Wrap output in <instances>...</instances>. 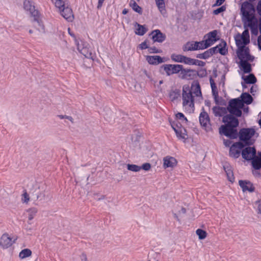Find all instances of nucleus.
Wrapping results in <instances>:
<instances>
[{"label":"nucleus","mask_w":261,"mask_h":261,"mask_svg":"<svg viewBox=\"0 0 261 261\" xmlns=\"http://www.w3.org/2000/svg\"><path fill=\"white\" fill-rule=\"evenodd\" d=\"M243 106L242 101L239 98L232 99L229 101L227 110L230 114L223 116L222 121L225 125L220 127V133L232 139L237 137L238 133L236 128L239 125V121L233 115L241 117L242 114L241 109Z\"/></svg>","instance_id":"1"},{"label":"nucleus","mask_w":261,"mask_h":261,"mask_svg":"<svg viewBox=\"0 0 261 261\" xmlns=\"http://www.w3.org/2000/svg\"><path fill=\"white\" fill-rule=\"evenodd\" d=\"M202 96L200 86L197 81L192 83L191 87L184 86L182 88V100L184 110L189 113H193L195 109L194 96Z\"/></svg>","instance_id":"2"},{"label":"nucleus","mask_w":261,"mask_h":261,"mask_svg":"<svg viewBox=\"0 0 261 261\" xmlns=\"http://www.w3.org/2000/svg\"><path fill=\"white\" fill-rule=\"evenodd\" d=\"M51 2L64 18L68 22H72L73 20V13L67 0H51Z\"/></svg>","instance_id":"3"},{"label":"nucleus","mask_w":261,"mask_h":261,"mask_svg":"<svg viewBox=\"0 0 261 261\" xmlns=\"http://www.w3.org/2000/svg\"><path fill=\"white\" fill-rule=\"evenodd\" d=\"M23 8L28 12H29L31 16L34 18V21L36 23L34 26L39 31L44 30V26L40 19L39 12L35 9L34 3L30 0H25L23 2Z\"/></svg>","instance_id":"4"},{"label":"nucleus","mask_w":261,"mask_h":261,"mask_svg":"<svg viewBox=\"0 0 261 261\" xmlns=\"http://www.w3.org/2000/svg\"><path fill=\"white\" fill-rule=\"evenodd\" d=\"M255 133V129L253 128H241L239 133L240 141L244 142L247 146L252 145L255 142V140L252 138Z\"/></svg>","instance_id":"5"},{"label":"nucleus","mask_w":261,"mask_h":261,"mask_svg":"<svg viewBox=\"0 0 261 261\" xmlns=\"http://www.w3.org/2000/svg\"><path fill=\"white\" fill-rule=\"evenodd\" d=\"M17 238L13 239L8 233H3L0 238V248L5 250L10 248L15 243Z\"/></svg>","instance_id":"6"},{"label":"nucleus","mask_w":261,"mask_h":261,"mask_svg":"<svg viewBox=\"0 0 261 261\" xmlns=\"http://www.w3.org/2000/svg\"><path fill=\"white\" fill-rule=\"evenodd\" d=\"M167 75L179 73L182 69V65L180 64H164L161 66Z\"/></svg>","instance_id":"7"},{"label":"nucleus","mask_w":261,"mask_h":261,"mask_svg":"<svg viewBox=\"0 0 261 261\" xmlns=\"http://www.w3.org/2000/svg\"><path fill=\"white\" fill-rule=\"evenodd\" d=\"M210 57L212 56L219 52L221 55H225L228 53L227 48H226V43L225 41H223L220 44L215 47H213L207 49Z\"/></svg>","instance_id":"8"},{"label":"nucleus","mask_w":261,"mask_h":261,"mask_svg":"<svg viewBox=\"0 0 261 261\" xmlns=\"http://www.w3.org/2000/svg\"><path fill=\"white\" fill-rule=\"evenodd\" d=\"M234 40L237 46L247 45L250 42L249 31L247 30H245L241 35L240 34H237L234 37Z\"/></svg>","instance_id":"9"},{"label":"nucleus","mask_w":261,"mask_h":261,"mask_svg":"<svg viewBox=\"0 0 261 261\" xmlns=\"http://www.w3.org/2000/svg\"><path fill=\"white\" fill-rule=\"evenodd\" d=\"M172 128L175 131L176 136L179 140L185 141L187 139V134L186 128L182 126L180 123H173L171 125Z\"/></svg>","instance_id":"10"},{"label":"nucleus","mask_w":261,"mask_h":261,"mask_svg":"<svg viewBox=\"0 0 261 261\" xmlns=\"http://www.w3.org/2000/svg\"><path fill=\"white\" fill-rule=\"evenodd\" d=\"M246 45L237 46L239 50L237 53L239 59L240 61L252 60L251 56L249 54V50L248 48H245Z\"/></svg>","instance_id":"11"},{"label":"nucleus","mask_w":261,"mask_h":261,"mask_svg":"<svg viewBox=\"0 0 261 261\" xmlns=\"http://www.w3.org/2000/svg\"><path fill=\"white\" fill-rule=\"evenodd\" d=\"M197 74V71L193 69H184L182 65V69L180 71V75L181 79L187 80L194 79Z\"/></svg>","instance_id":"12"},{"label":"nucleus","mask_w":261,"mask_h":261,"mask_svg":"<svg viewBox=\"0 0 261 261\" xmlns=\"http://www.w3.org/2000/svg\"><path fill=\"white\" fill-rule=\"evenodd\" d=\"M256 149L254 147H251L248 146V147L242 150V155L245 160L250 161L256 155Z\"/></svg>","instance_id":"13"},{"label":"nucleus","mask_w":261,"mask_h":261,"mask_svg":"<svg viewBox=\"0 0 261 261\" xmlns=\"http://www.w3.org/2000/svg\"><path fill=\"white\" fill-rule=\"evenodd\" d=\"M202 110L199 117V122L203 127L206 129L210 124V119L208 114L204 111L203 108Z\"/></svg>","instance_id":"14"},{"label":"nucleus","mask_w":261,"mask_h":261,"mask_svg":"<svg viewBox=\"0 0 261 261\" xmlns=\"http://www.w3.org/2000/svg\"><path fill=\"white\" fill-rule=\"evenodd\" d=\"M253 5L248 2H244L241 6V12L242 14L243 17L248 16L251 14V12L253 10Z\"/></svg>","instance_id":"15"},{"label":"nucleus","mask_w":261,"mask_h":261,"mask_svg":"<svg viewBox=\"0 0 261 261\" xmlns=\"http://www.w3.org/2000/svg\"><path fill=\"white\" fill-rule=\"evenodd\" d=\"M239 184L244 192L246 191L253 192L254 191L255 188L253 184L249 181L240 180L239 181Z\"/></svg>","instance_id":"16"},{"label":"nucleus","mask_w":261,"mask_h":261,"mask_svg":"<svg viewBox=\"0 0 261 261\" xmlns=\"http://www.w3.org/2000/svg\"><path fill=\"white\" fill-rule=\"evenodd\" d=\"M152 39L154 42L162 43L165 41L166 36L163 34L160 30H155L151 33Z\"/></svg>","instance_id":"17"},{"label":"nucleus","mask_w":261,"mask_h":261,"mask_svg":"<svg viewBox=\"0 0 261 261\" xmlns=\"http://www.w3.org/2000/svg\"><path fill=\"white\" fill-rule=\"evenodd\" d=\"M177 163V160L174 157L166 156L163 159V166L165 168H173L176 166Z\"/></svg>","instance_id":"18"},{"label":"nucleus","mask_w":261,"mask_h":261,"mask_svg":"<svg viewBox=\"0 0 261 261\" xmlns=\"http://www.w3.org/2000/svg\"><path fill=\"white\" fill-rule=\"evenodd\" d=\"M145 58L150 65H158L164 62L163 59L159 56H146Z\"/></svg>","instance_id":"19"},{"label":"nucleus","mask_w":261,"mask_h":261,"mask_svg":"<svg viewBox=\"0 0 261 261\" xmlns=\"http://www.w3.org/2000/svg\"><path fill=\"white\" fill-rule=\"evenodd\" d=\"M77 48L79 51L87 58H92V53L89 51L87 46L82 47L79 42H76Z\"/></svg>","instance_id":"20"},{"label":"nucleus","mask_w":261,"mask_h":261,"mask_svg":"<svg viewBox=\"0 0 261 261\" xmlns=\"http://www.w3.org/2000/svg\"><path fill=\"white\" fill-rule=\"evenodd\" d=\"M197 46L196 41H189L187 42L182 47L184 51L197 50Z\"/></svg>","instance_id":"21"},{"label":"nucleus","mask_w":261,"mask_h":261,"mask_svg":"<svg viewBox=\"0 0 261 261\" xmlns=\"http://www.w3.org/2000/svg\"><path fill=\"white\" fill-rule=\"evenodd\" d=\"M259 156L256 155L252 158V166L255 170H259L261 168V152L259 153Z\"/></svg>","instance_id":"22"},{"label":"nucleus","mask_w":261,"mask_h":261,"mask_svg":"<svg viewBox=\"0 0 261 261\" xmlns=\"http://www.w3.org/2000/svg\"><path fill=\"white\" fill-rule=\"evenodd\" d=\"M240 67L245 73H250L251 71V65L248 61H242L240 62Z\"/></svg>","instance_id":"23"},{"label":"nucleus","mask_w":261,"mask_h":261,"mask_svg":"<svg viewBox=\"0 0 261 261\" xmlns=\"http://www.w3.org/2000/svg\"><path fill=\"white\" fill-rule=\"evenodd\" d=\"M224 169L227 175L228 180L231 182H233L234 181V177L231 167L226 166L224 167Z\"/></svg>","instance_id":"24"},{"label":"nucleus","mask_w":261,"mask_h":261,"mask_svg":"<svg viewBox=\"0 0 261 261\" xmlns=\"http://www.w3.org/2000/svg\"><path fill=\"white\" fill-rule=\"evenodd\" d=\"M232 145L229 149V155L231 157L237 159L239 157L241 151L239 150L236 146Z\"/></svg>","instance_id":"25"},{"label":"nucleus","mask_w":261,"mask_h":261,"mask_svg":"<svg viewBox=\"0 0 261 261\" xmlns=\"http://www.w3.org/2000/svg\"><path fill=\"white\" fill-rule=\"evenodd\" d=\"M213 112L214 115L216 117L222 116L226 112V110L225 108L215 106L213 108Z\"/></svg>","instance_id":"26"},{"label":"nucleus","mask_w":261,"mask_h":261,"mask_svg":"<svg viewBox=\"0 0 261 261\" xmlns=\"http://www.w3.org/2000/svg\"><path fill=\"white\" fill-rule=\"evenodd\" d=\"M155 2L159 11L163 15L165 14L166 11L164 0H155Z\"/></svg>","instance_id":"27"},{"label":"nucleus","mask_w":261,"mask_h":261,"mask_svg":"<svg viewBox=\"0 0 261 261\" xmlns=\"http://www.w3.org/2000/svg\"><path fill=\"white\" fill-rule=\"evenodd\" d=\"M248 22V25L250 28L252 27V25L254 24L255 25H257V20L255 18L254 16L252 14H250L248 16L243 17Z\"/></svg>","instance_id":"28"},{"label":"nucleus","mask_w":261,"mask_h":261,"mask_svg":"<svg viewBox=\"0 0 261 261\" xmlns=\"http://www.w3.org/2000/svg\"><path fill=\"white\" fill-rule=\"evenodd\" d=\"M242 101L247 105H249L252 103L253 98L252 96L248 93H243L241 95Z\"/></svg>","instance_id":"29"},{"label":"nucleus","mask_w":261,"mask_h":261,"mask_svg":"<svg viewBox=\"0 0 261 261\" xmlns=\"http://www.w3.org/2000/svg\"><path fill=\"white\" fill-rule=\"evenodd\" d=\"M32 254V251L30 249H24L19 252V257L20 259H24L25 258L31 256Z\"/></svg>","instance_id":"30"},{"label":"nucleus","mask_w":261,"mask_h":261,"mask_svg":"<svg viewBox=\"0 0 261 261\" xmlns=\"http://www.w3.org/2000/svg\"><path fill=\"white\" fill-rule=\"evenodd\" d=\"M28 215V219L29 221L33 220L36 216L38 210L36 207H32L27 210Z\"/></svg>","instance_id":"31"},{"label":"nucleus","mask_w":261,"mask_h":261,"mask_svg":"<svg viewBox=\"0 0 261 261\" xmlns=\"http://www.w3.org/2000/svg\"><path fill=\"white\" fill-rule=\"evenodd\" d=\"M130 6L132 8L133 10L139 14H142V8L137 4L134 0H131L129 3Z\"/></svg>","instance_id":"32"},{"label":"nucleus","mask_w":261,"mask_h":261,"mask_svg":"<svg viewBox=\"0 0 261 261\" xmlns=\"http://www.w3.org/2000/svg\"><path fill=\"white\" fill-rule=\"evenodd\" d=\"M184 55H178L176 54H173L171 55V59L172 61L178 62V63H182L184 58Z\"/></svg>","instance_id":"33"},{"label":"nucleus","mask_w":261,"mask_h":261,"mask_svg":"<svg viewBox=\"0 0 261 261\" xmlns=\"http://www.w3.org/2000/svg\"><path fill=\"white\" fill-rule=\"evenodd\" d=\"M138 28L135 31L136 34L139 36L144 35L147 32V29L143 26L139 24H137Z\"/></svg>","instance_id":"34"},{"label":"nucleus","mask_w":261,"mask_h":261,"mask_svg":"<svg viewBox=\"0 0 261 261\" xmlns=\"http://www.w3.org/2000/svg\"><path fill=\"white\" fill-rule=\"evenodd\" d=\"M246 84H254L256 82L255 76L252 74H249L244 79Z\"/></svg>","instance_id":"35"},{"label":"nucleus","mask_w":261,"mask_h":261,"mask_svg":"<svg viewBox=\"0 0 261 261\" xmlns=\"http://www.w3.org/2000/svg\"><path fill=\"white\" fill-rule=\"evenodd\" d=\"M210 83L211 84V87L212 88V93L214 95L216 96L218 94V92L217 90V88L216 85L214 82V80L213 79L212 77L210 79Z\"/></svg>","instance_id":"36"},{"label":"nucleus","mask_w":261,"mask_h":261,"mask_svg":"<svg viewBox=\"0 0 261 261\" xmlns=\"http://www.w3.org/2000/svg\"><path fill=\"white\" fill-rule=\"evenodd\" d=\"M127 169L133 172H139L141 170L140 166L135 164H127Z\"/></svg>","instance_id":"37"},{"label":"nucleus","mask_w":261,"mask_h":261,"mask_svg":"<svg viewBox=\"0 0 261 261\" xmlns=\"http://www.w3.org/2000/svg\"><path fill=\"white\" fill-rule=\"evenodd\" d=\"M196 233L198 236L199 239L200 240L204 239L207 236L206 232L201 229H197Z\"/></svg>","instance_id":"38"},{"label":"nucleus","mask_w":261,"mask_h":261,"mask_svg":"<svg viewBox=\"0 0 261 261\" xmlns=\"http://www.w3.org/2000/svg\"><path fill=\"white\" fill-rule=\"evenodd\" d=\"M217 35V31L214 30L207 34V37L212 39L214 42H215L217 39L216 38Z\"/></svg>","instance_id":"39"},{"label":"nucleus","mask_w":261,"mask_h":261,"mask_svg":"<svg viewBox=\"0 0 261 261\" xmlns=\"http://www.w3.org/2000/svg\"><path fill=\"white\" fill-rule=\"evenodd\" d=\"M182 63L189 65H194V59L184 56Z\"/></svg>","instance_id":"40"},{"label":"nucleus","mask_w":261,"mask_h":261,"mask_svg":"<svg viewBox=\"0 0 261 261\" xmlns=\"http://www.w3.org/2000/svg\"><path fill=\"white\" fill-rule=\"evenodd\" d=\"M196 57L197 58L201 59H207L211 57L210 56L208 50H206L203 53L197 54L196 55Z\"/></svg>","instance_id":"41"},{"label":"nucleus","mask_w":261,"mask_h":261,"mask_svg":"<svg viewBox=\"0 0 261 261\" xmlns=\"http://www.w3.org/2000/svg\"><path fill=\"white\" fill-rule=\"evenodd\" d=\"M226 9V6L225 5H223L217 9L214 10L213 12V14L214 15H218L219 14L225 11Z\"/></svg>","instance_id":"42"},{"label":"nucleus","mask_w":261,"mask_h":261,"mask_svg":"<svg viewBox=\"0 0 261 261\" xmlns=\"http://www.w3.org/2000/svg\"><path fill=\"white\" fill-rule=\"evenodd\" d=\"M197 46V50L204 49L207 48L206 45L205 44L204 40L201 41H196Z\"/></svg>","instance_id":"43"},{"label":"nucleus","mask_w":261,"mask_h":261,"mask_svg":"<svg viewBox=\"0 0 261 261\" xmlns=\"http://www.w3.org/2000/svg\"><path fill=\"white\" fill-rule=\"evenodd\" d=\"M148 51L149 54H158L161 53L162 50L156 48L155 47H149Z\"/></svg>","instance_id":"44"},{"label":"nucleus","mask_w":261,"mask_h":261,"mask_svg":"<svg viewBox=\"0 0 261 261\" xmlns=\"http://www.w3.org/2000/svg\"><path fill=\"white\" fill-rule=\"evenodd\" d=\"M176 117L181 121L182 122H187L188 120L182 113H177L176 114Z\"/></svg>","instance_id":"45"},{"label":"nucleus","mask_w":261,"mask_h":261,"mask_svg":"<svg viewBox=\"0 0 261 261\" xmlns=\"http://www.w3.org/2000/svg\"><path fill=\"white\" fill-rule=\"evenodd\" d=\"M30 200V197L27 192L25 191L22 195L21 201L23 203H28Z\"/></svg>","instance_id":"46"},{"label":"nucleus","mask_w":261,"mask_h":261,"mask_svg":"<svg viewBox=\"0 0 261 261\" xmlns=\"http://www.w3.org/2000/svg\"><path fill=\"white\" fill-rule=\"evenodd\" d=\"M233 145H236L235 146L240 150L243 148L245 147V146H246V145H245V143L244 142L241 141L240 142L234 143Z\"/></svg>","instance_id":"47"},{"label":"nucleus","mask_w":261,"mask_h":261,"mask_svg":"<svg viewBox=\"0 0 261 261\" xmlns=\"http://www.w3.org/2000/svg\"><path fill=\"white\" fill-rule=\"evenodd\" d=\"M140 168L141 170L143 169L145 171H149L151 168V165L149 163H146L141 166Z\"/></svg>","instance_id":"48"},{"label":"nucleus","mask_w":261,"mask_h":261,"mask_svg":"<svg viewBox=\"0 0 261 261\" xmlns=\"http://www.w3.org/2000/svg\"><path fill=\"white\" fill-rule=\"evenodd\" d=\"M205 65V62L202 61L195 59L194 61V65H197L200 67H203Z\"/></svg>","instance_id":"49"},{"label":"nucleus","mask_w":261,"mask_h":261,"mask_svg":"<svg viewBox=\"0 0 261 261\" xmlns=\"http://www.w3.org/2000/svg\"><path fill=\"white\" fill-rule=\"evenodd\" d=\"M139 48L141 50L148 49L149 46L147 45V41L145 40L144 42H142L141 44H140L139 45Z\"/></svg>","instance_id":"50"},{"label":"nucleus","mask_w":261,"mask_h":261,"mask_svg":"<svg viewBox=\"0 0 261 261\" xmlns=\"http://www.w3.org/2000/svg\"><path fill=\"white\" fill-rule=\"evenodd\" d=\"M251 33L253 35H257L258 34V27L257 25H255L254 24L252 25V27H250Z\"/></svg>","instance_id":"51"},{"label":"nucleus","mask_w":261,"mask_h":261,"mask_svg":"<svg viewBox=\"0 0 261 261\" xmlns=\"http://www.w3.org/2000/svg\"><path fill=\"white\" fill-rule=\"evenodd\" d=\"M206 74V70L205 69H202L198 72H197V74L200 77L205 76Z\"/></svg>","instance_id":"52"},{"label":"nucleus","mask_w":261,"mask_h":261,"mask_svg":"<svg viewBox=\"0 0 261 261\" xmlns=\"http://www.w3.org/2000/svg\"><path fill=\"white\" fill-rule=\"evenodd\" d=\"M207 48L212 45L215 42L210 38H208L204 40Z\"/></svg>","instance_id":"53"},{"label":"nucleus","mask_w":261,"mask_h":261,"mask_svg":"<svg viewBox=\"0 0 261 261\" xmlns=\"http://www.w3.org/2000/svg\"><path fill=\"white\" fill-rule=\"evenodd\" d=\"M225 0H217L214 4L213 5V7L220 6L222 5Z\"/></svg>","instance_id":"54"},{"label":"nucleus","mask_w":261,"mask_h":261,"mask_svg":"<svg viewBox=\"0 0 261 261\" xmlns=\"http://www.w3.org/2000/svg\"><path fill=\"white\" fill-rule=\"evenodd\" d=\"M256 9L258 14L261 16V0L258 3Z\"/></svg>","instance_id":"55"},{"label":"nucleus","mask_w":261,"mask_h":261,"mask_svg":"<svg viewBox=\"0 0 261 261\" xmlns=\"http://www.w3.org/2000/svg\"><path fill=\"white\" fill-rule=\"evenodd\" d=\"M105 0H98V5H97V8L100 9L102 6V4Z\"/></svg>","instance_id":"56"},{"label":"nucleus","mask_w":261,"mask_h":261,"mask_svg":"<svg viewBox=\"0 0 261 261\" xmlns=\"http://www.w3.org/2000/svg\"><path fill=\"white\" fill-rule=\"evenodd\" d=\"M258 45L259 48L261 50V35H260L257 39Z\"/></svg>","instance_id":"57"},{"label":"nucleus","mask_w":261,"mask_h":261,"mask_svg":"<svg viewBox=\"0 0 261 261\" xmlns=\"http://www.w3.org/2000/svg\"><path fill=\"white\" fill-rule=\"evenodd\" d=\"M258 28H259V32L261 34V17L259 18V20Z\"/></svg>","instance_id":"58"},{"label":"nucleus","mask_w":261,"mask_h":261,"mask_svg":"<svg viewBox=\"0 0 261 261\" xmlns=\"http://www.w3.org/2000/svg\"><path fill=\"white\" fill-rule=\"evenodd\" d=\"M68 33H69V34L71 36H72V37H75V36H74V34H73V33H72V32H71L70 28H68Z\"/></svg>","instance_id":"59"},{"label":"nucleus","mask_w":261,"mask_h":261,"mask_svg":"<svg viewBox=\"0 0 261 261\" xmlns=\"http://www.w3.org/2000/svg\"><path fill=\"white\" fill-rule=\"evenodd\" d=\"M122 14L123 15H125L127 13H128V10L126 9H124L123 10H122Z\"/></svg>","instance_id":"60"},{"label":"nucleus","mask_w":261,"mask_h":261,"mask_svg":"<svg viewBox=\"0 0 261 261\" xmlns=\"http://www.w3.org/2000/svg\"><path fill=\"white\" fill-rule=\"evenodd\" d=\"M256 90L254 89V87L253 86H252L251 88H250V93L253 94V92H255Z\"/></svg>","instance_id":"61"},{"label":"nucleus","mask_w":261,"mask_h":261,"mask_svg":"<svg viewBox=\"0 0 261 261\" xmlns=\"http://www.w3.org/2000/svg\"><path fill=\"white\" fill-rule=\"evenodd\" d=\"M82 260H84L85 259V261H87V258H86V255L84 254H82Z\"/></svg>","instance_id":"62"},{"label":"nucleus","mask_w":261,"mask_h":261,"mask_svg":"<svg viewBox=\"0 0 261 261\" xmlns=\"http://www.w3.org/2000/svg\"><path fill=\"white\" fill-rule=\"evenodd\" d=\"M66 115H59L58 117L61 119H63L64 118H66Z\"/></svg>","instance_id":"63"},{"label":"nucleus","mask_w":261,"mask_h":261,"mask_svg":"<svg viewBox=\"0 0 261 261\" xmlns=\"http://www.w3.org/2000/svg\"><path fill=\"white\" fill-rule=\"evenodd\" d=\"M66 118L68 119L69 120L72 121V118L71 116H66Z\"/></svg>","instance_id":"64"}]
</instances>
